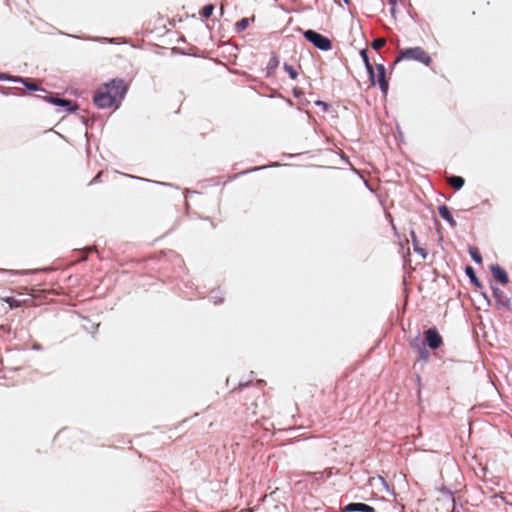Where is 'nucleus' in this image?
I'll return each instance as SVG.
<instances>
[{"label": "nucleus", "instance_id": "obj_20", "mask_svg": "<svg viewBox=\"0 0 512 512\" xmlns=\"http://www.w3.org/2000/svg\"><path fill=\"white\" fill-rule=\"evenodd\" d=\"M470 256L472 257V259L476 262V263H481L482 262V257L480 255V252L478 251L477 248H470Z\"/></svg>", "mask_w": 512, "mask_h": 512}, {"label": "nucleus", "instance_id": "obj_18", "mask_svg": "<svg viewBox=\"0 0 512 512\" xmlns=\"http://www.w3.org/2000/svg\"><path fill=\"white\" fill-rule=\"evenodd\" d=\"M284 70L288 73L291 79L295 80L297 78L298 72L293 66L284 64Z\"/></svg>", "mask_w": 512, "mask_h": 512}, {"label": "nucleus", "instance_id": "obj_13", "mask_svg": "<svg viewBox=\"0 0 512 512\" xmlns=\"http://www.w3.org/2000/svg\"><path fill=\"white\" fill-rule=\"evenodd\" d=\"M493 295L497 299L498 302H500L503 305H508L509 299L505 295V293L499 289V288H493Z\"/></svg>", "mask_w": 512, "mask_h": 512}, {"label": "nucleus", "instance_id": "obj_12", "mask_svg": "<svg viewBox=\"0 0 512 512\" xmlns=\"http://www.w3.org/2000/svg\"><path fill=\"white\" fill-rule=\"evenodd\" d=\"M411 240L413 243L414 250L419 253L423 258L427 256V250L419 245V241L414 231H411Z\"/></svg>", "mask_w": 512, "mask_h": 512}, {"label": "nucleus", "instance_id": "obj_17", "mask_svg": "<svg viewBox=\"0 0 512 512\" xmlns=\"http://www.w3.org/2000/svg\"><path fill=\"white\" fill-rule=\"evenodd\" d=\"M214 11V6L212 4L205 5L201 11V16L204 18H209Z\"/></svg>", "mask_w": 512, "mask_h": 512}, {"label": "nucleus", "instance_id": "obj_24", "mask_svg": "<svg viewBox=\"0 0 512 512\" xmlns=\"http://www.w3.org/2000/svg\"><path fill=\"white\" fill-rule=\"evenodd\" d=\"M420 357L424 360L428 358V352L425 349L420 350Z\"/></svg>", "mask_w": 512, "mask_h": 512}, {"label": "nucleus", "instance_id": "obj_9", "mask_svg": "<svg viewBox=\"0 0 512 512\" xmlns=\"http://www.w3.org/2000/svg\"><path fill=\"white\" fill-rule=\"evenodd\" d=\"M491 272L493 277L497 279L501 284L506 285L509 282L508 275L504 269H502L499 265H492Z\"/></svg>", "mask_w": 512, "mask_h": 512}, {"label": "nucleus", "instance_id": "obj_15", "mask_svg": "<svg viewBox=\"0 0 512 512\" xmlns=\"http://www.w3.org/2000/svg\"><path fill=\"white\" fill-rule=\"evenodd\" d=\"M14 81H19L21 82L26 88H28L29 90H37L38 87H37V84L30 80V79H14Z\"/></svg>", "mask_w": 512, "mask_h": 512}, {"label": "nucleus", "instance_id": "obj_6", "mask_svg": "<svg viewBox=\"0 0 512 512\" xmlns=\"http://www.w3.org/2000/svg\"><path fill=\"white\" fill-rule=\"evenodd\" d=\"M376 74L375 77H377V82L380 86L381 91L386 94L389 89L388 81L386 80V69L384 65L378 64L376 65Z\"/></svg>", "mask_w": 512, "mask_h": 512}, {"label": "nucleus", "instance_id": "obj_1", "mask_svg": "<svg viewBox=\"0 0 512 512\" xmlns=\"http://www.w3.org/2000/svg\"><path fill=\"white\" fill-rule=\"evenodd\" d=\"M127 91L125 82L114 79L99 87L93 96V103L100 109L118 107Z\"/></svg>", "mask_w": 512, "mask_h": 512}, {"label": "nucleus", "instance_id": "obj_26", "mask_svg": "<svg viewBox=\"0 0 512 512\" xmlns=\"http://www.w3.org/2000/svg\"><path fill=\"white\" fill-rule=\"evenodd\" d=\"M100 176H101V172H100V173H98V174L93 178V180L91 181V184H92V183H94V182H96V181H98V179L100 178Z\"/></svg>", "mask_w": 512, "mask_h": 512}, {"label": "nucleus", "instance_id": "obj_16", "mask_svg": "<svg viewBox=\"0 0 512 512\" xmlns=\"http://www.w3.org/2000/svg\"><path fill=\"white\" fill-rule=\"evenodd\" d=\"M321 448L328 450L329 452H335L337 450V442L336 441H324L321 444Z\"/></svg>", "mask_w": 512, "mask_h": 512}, {"label": "nucleus", "instance_id": "obj_25", "mask_svg": "<svg viewBox=\"0 0 512 512\" xmlns=\"http://www.w3.org/2000/svg\"><path fill=\"white\" fill-rule=\"evenodd\" d=\"M7 302L9 303L10 307L18 306V303L14 299H7Z\"/></svg>", "mask_w": 512, "mask_h": 512}, {"label": "nucleus", "instance_id": "obj_7", "mask_svg": "<svg viewBox=\"0 0 512 512\" xmlns=\"http://www.w3.org/2000/svg\"><path fill=\"white\" fill-rule=\"evenodd\" d=\"M343 512H375V509L365 503H350L344 507Z\"/></svg>", "mask_w": 512, "mask_h": 512}, {"label": "nucleus", "instance_id": "obj_11", "mask_svg": "<svg viewBox=\"0 0 512 512\" xmlns=\"http://www.w3.org/2000/svg\"><path fill=\"white\" fill-rule=\"evenodd\" d=\"M448 184L456 190L464 186L465 180L461 176H450L447 178Z\"/></svg>", "mask_w": 512, "mask_h": 512}, {"label": "nucleus", "instance_id": "obj_5", "mask_svg": "<svg viewBox=\"0 0 512 512\" xmlns=\"http://www.w3.org/2000/svg\"><path fill=\"white\" fill-rule=\"evenodd\" d=\"M425 341L431 349H438L443 344V339L438 330L433 327L425 331Z\"/></svg>", "mask_w": 512, "mask_h": 512}, {"label": "nucleus", "instance_id": "obj_8", "mask_svg": "<svg viewBox=\"0 0 512 512\" xmlns=\"http://www.w3.org/2000/svg\"><path fill=\"white\" fill-rule=\"evenodd\" d=\"M360 55H361V57L363 59V62H364L365 67H366V70H367V72L369 74V79H370L371 85L374 86L376 84L375 71H374V67L372 66V64L369 61L367 50L366 49H362L360 51Z\"/></svg>", "mask_w": 512, "mask_h": 512}, {"label": "nucleus", "instance_id": "obj_4", "mask_svg": "<svg viewBox=\"0 0 512 512\" xmlns=\"http://www.w3.org/2000/svg\"><path fill=\"white\" fill-rule=\"evenodd\" d=\"M260 398L261 394L258 389H254L253 391L244 393L243 395L239 394V399L244 400L246 410L251 411L254 415L257 413V400Z\"/></svg>", "mask_w": 512, "mask_h": 512}, {"label": "nucleus", "instance_id": "obj_19", "mask_svg": "<svg viewBox=\"0 0 512 512\" xmlns=\"http://www.w3.org/2000/svg\"><path fill=\"white\" fill-rule=\"evenodd\" d=\"M49 101L51 103H53L54 105H58V106H70L71 105L70 101L65 100V99L56 98V97H51Z\"/></svg>", "mask_w": 512, "mask_h": 512}, {"label": "nucleus", "instance_id": "obj_14", "mask_svg": "<svg viewBox=\"0 0 512 512\" xmlns=\"http://www.w3.org/2000/svg\"><path fill=\"white\" fill-rule=\"evenodd\" d=\"M251 20L254 21L255 17L253 16L251 18ZM249 23H250V18H242L240 21H238L236 23V29L240 32L244 31L249 26Z\"/></svg>", "mask_w": 512, "mask_h": 512}, {"label": "nucleus", "instance_id": "obj_28", "mask_svg": "<svg viewBox=\"0 0 512 512\" xmlns=\"http://www.w3.org/2000/svg\"><path fill=\"white\" fill-rule=\"evenodd\" d=\"M511 506H512V504H511Z\"/></svg>", "mask_w": 512, "mask_h": 512}, {"label": "nucleus", "instance_id": "obj_2", "mask_svg": "<svg viewBox=\"0 0 512 512\" xmlns=\"http://www.w3.org/2000/svg\"><path fill=\"white\" fill-rule=\"evenodd\" d=\"M401 60H415L426 66L432 62L430 55L421 47L401 49L395 62Z\"/></svg>", "mask_w": 512, "mask_h": 512}, {"label": "nucleus", "instance_id": "obj_23", "mask_svg": "<svg viewBox=\"0 0 512 512\" xmlns=\"http://www.w3.org/2000/svg\"><path fill=\"white\" fill-rule=\"evenodd\" d=\"M388 1V4L390 5V12L393 16H395V13H396V6H397V2L398 0H387Z\"/></svg>", "mask_w": 512, "mask_h": 512}, {"label": "nucleus", "instance_id": "obj_3", "mask_svg": "<svg viewBox=\"0 0 512 512\" xmlns=\"http://www.w3.org/2000/svg\"><path fill=\"white\" fill-rule=\"evenodd\" d=\"M304 37L320 50L327 51L332 48V43L329 38L313 30H307L304 33Z\"/></svg>", "mask_w": 512, "mask_h": 512}, {"label": "nucleus", "instance_id": "obj_10", "mask_svg": "<svg viewBox=\"0 0 512 512\" xmlns=\"http://www.w3.org/2000/svg\"><path fill=\"white\" fill-rule=\"evenodd\" d=\"M439 215L446 220L452 227L456 226V221L454 220L449 208L446 205H441L438 207Z\"/></svg>", "mask_w": 512, "mask_h": 512}, {"label": "nucleus", "instance_id": "obj_22", "mask_svg": "<svg viewBox=\"0 0 512 512\" xmlns=\"http://www.w3.org/2000/svg\"><path fill=\"white\" fill-rule=\"evenodd\" d=\"M466 274L471 279V282L475 283L476 285H479V282L475 276V273H474V270L472 267H470V266L466 267Z\"/></svg>", "mask_w": 512, "mask_h": 512}, {"label": "nucleus", "instance_id": "obj_27", "mask_svg": "<svg viewBox=\"0 0 512 512\" xmlns=\"http://www.w3.org/2000/svg\"><path fill=\"white\" fill-rule=\"evenodd\" d=\"M345 4L349 5L350 4V0H343Z\"/></svg>", "mask_w": 512, "mask_h": 512}, {"label": "nucleus", "instance_id": "obj_21", "mask_svg": "<svg viewBox=\"0 0 512 512\" xmlns=\"http://www.w3.org/2000/svg\"><path fill=\"white\" fill-rule=\"evenodd\" d=\"M385 44H386V40L384 38H377V39L373 40V42L371 43V46L373 49L378 50V49L382 48Z\"/></svg>", "mask_w": 512, "mask_h": 512}]
</instances>
